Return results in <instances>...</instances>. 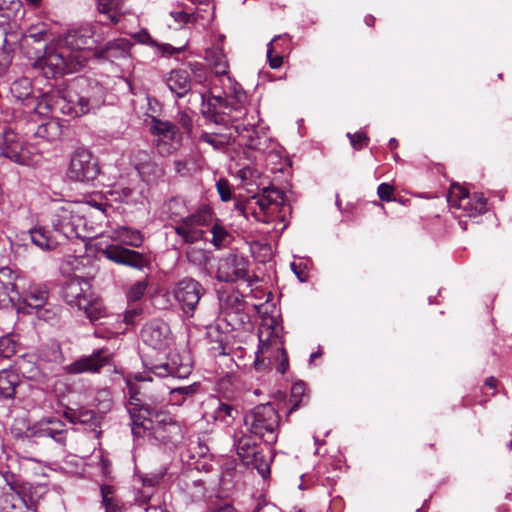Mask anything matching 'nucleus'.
Wrapping results in <instances>:
<instances>
[{
	"instance_id": "nucleus-1",
	"label": "nucleus",
	"mask_w": 512,
	"mask_h": 512,
	"mask_svg": "<svg viewBox=\"0 0 512 512\" xmlns=\"http://www.w3.org/2000/svg\"><path fill=\"white\" fill-rule=\"evenodd\" d=\"M131 418V430L135 437H141L146 431L162 443H176L182 439V428L177 420L161 406V401L140 399L132 395L127 404Z\"/></svg>"
},
{
	"instance_id": "nucleus-2",
	"label": "nucleus",
	"mask_w": 512,
	"mask_h": 512,
	"mask_svg": "<svg viewBox=\"0 0 512 512\" xmlns=\"http://www.w3.org/2000/svg\"><path fill=\"white\" fill-rule=\"evenodd\" d=\"M19 48L23 55L39 68L45 78L53 80L57 94L64 99V38L59 36L50 43L21 36Z\"/></svg>"
},
{
	"instance_id": "nucleus-3",
	"label": "nucleus",
	"mask_w": 512,
	"mask_h": 512,
	"mask_svg": "<svg viewBox=\"0 0 512 512\" xmlns=\"http://www.w3.org/2000/svg\"><path fill=\"white\" fill-rule=\"evenodd\" d=\"M205 58L216 75L213 82L212 96L208 101V112L213 108L217 113H226L230 99H235V111L243 113V104L247 102V94L241 85L228 75V60L223 49L213 46L206 50Z\"/></svg>"
},
{
	"instance_id": "nucleus-4",
	"label": "nucleus",
	"mask_w": 512,
	"mask_h": 512,
	"mask_svg": "<svg viewBox=\"0 0 512 512\" xmlns=\"http://www.w3.org/2000/svg\"><path fill=\"white\" fill-rule=\"evenodd\" d=\"M96 27L85 23L71 27L66 32V74L79 71L83 68L91 54L90 48L94 45L93 37Z\"/></svg>"
},
{
	"instance_id": "nucleus-5",
	"label": "nucleus",
	"mask_w": 512,
	"mask_h": 512,
	"mask_svg": "<svg viewBox=\"0 0 512 512\" xmlns=\"http://www.w3.org/2000/svg\"><path fill=\"white\" fill-rule=\"evenodd\" d=\"M285 196L283 191L275 187H266L262 193L237 201L235 209L246 219L253 217L256 221L269 223L273 219L278 206L283 205Z\"/></svg>"
},
{
	"instance_id": "nucleus-6",
	"label": "nucleus",
	"mask_w": 512,
	"mask_h": 512,
	"mask_svg": "<svg viewBox=\"0 0 512 512\" xmlns=\"http://www.w3.org/2000/svg\"><path fill=\"white\" fill-rule=\"evenodd\" d=\"M280 415L271 404H260L246 413L244 425L252 435L261 438L266 444L273 445L278 439Z\"/></svg>"
},
{
	"instance_id": "nucleus-7",
	"label": "nucleus",
	"mask_w": 512,
	"mask_h": 512,
	"mask_svg": "<svg viewBox=\"0 0 512 512\" xmlns=\"http://www.w3.org/2000/svg\"><path fill=\"white\" fill-rule=\"evenodd\" d=\"M229 102H232L233 105H229L226 109V113H217L213 108H210V112H208V109H203L202 112L205 115L211 114V119L215 123L232 122L236 133L240 137V141L248 148L259 149L260 138L255 129V122L247 121V123H245L244 121H240L244 120L247 116V109L245 107L246 102L243 104L244 112L242 114L235 111V107L238 106L235 99H230Z\"/></svg>"
},
{
	"instance_id": "nucleus-8",
	"label": "nucleus",
	"mask_w": 512,
	"mask_h": 512,
	"mask_svg": "<svg viewBox=\"0 0 512 512\" xmlns=\"http://www.w3.org/2000/svg\"><path fill=\"white\" fill-rule=\"evenodd\" d=\"M259 347L256 352L255 367L261 369L266 366L265 361L269 362L273 357L281 356V361L277 366V371L284 374L288 368V357L283 347V342L275 330L270 326H262L258 331Z\"/></svg>"
},
{
	"instance_id": "nucleus-9",
	"label": "nucleus",
	"mask_w": 512,
	"mask_h": 512,
	"mask_svg": "<svg viewBox=\"0 0 512 512\" xmlns=\"http://www.w3.org/2000/svg\"><path fill=\"white\" fill-rule=\"evenodd\" d=\"M213 220V213L207 206L201 207L195 213L182 217L173 226L174 232L182 238L186 244H194L204 237V226H208Z\"/></svg>"
},
{
	"instance_id": "nucleus-10",
	"label": "nucleus",
	"mask_w": 512,
	"mask_h": 512,
	"mask_svg": "<svg viewBox=\"0 0 512 512\" xmlns=\"http://www.w3.org/2000/svg\"><path fill=\"white\" fill-rule=\"evenodd\" d=\"M171 294L187 318H192L205 294V288L197 280L186 277L175 283Z\"/></svg>"
},
{
	"instance_id": "nucleus-11",
	"label": "nucleus",
	"mask_w": 512,
	"mask_h": 512,
	"mask_svg": "<svg viewBox=\"0 0 512 512\" xmlns=\"http://www.w3.org/2000/svg\"><path fill=\"white\" fill-rule=\"evenodd\" d=\"M42 360L44 361V371L46 374H50V381H53L50 385L52 392L58 405L62 406V400L64 398V382L61 379H57V377L61 376L64 371V356L62 354L61 344L59 342H51L50 345H47L43 349Z\"/></svg>"
},
{
	"instance_id": "nucleus-12",
	"label": "nucleus",
	"mask_w": 512,
	"mask_h": 512,
	"mask_svg": "<svg viewBox=\"0 0 512 512\" xmlns=\"http://www.w3.org/2000/svg\"><path fill=\"white\" fill-rule=\"evenodd\" d=\"M89 89V80L82 76L66 83V114L80 117L91 111Z\"/></svg>"
},
{
	"instance_id": "nucleus-13",
	"label": "nucleus",
	"mask_w": 512,
	"mask_h": 512,
	"mask_svg": "<svg viewBox=\"0 0 512 512\" xmlns=\"http://www.w3.org/2000/svg\"><path fill=\"white\" fill-rule=\"evenodd\" d=\"M236 450L246 467L256 469L263 478L270 475L271 458L263 454L259 444L250 435H243L238 439Z\"/></svg>"
},
{
	"instance_id": "nucleus-14",
	"label": "nucleus",
	"mask_w": 512,
	"mask_h": 512,
	"mask_svg": "<svg viewBox=\"0 0 512 512\" xmlns=\"http://www.w3.org/2000/svg\"><path fill=\"white\" fill-rule=\"evenodd\" d=\"M10 93L15 101L39 115H46L52 109L48 101H44V98L39 100V97L34 95L33 83L28 77L23 76L12 82L10 85Z\"/></svg>"
},
{
	"instance_id": "nucleus-15",
	"label": "nucleus",
	"mask_w": 512,
	"mask_h": 512,
	"mask_svg": "<svg viewBox=\"0 0 512 512\" xmlns=\"http://www.w3.org/2000/svg\"><path fill=\"white\" fill-rule=\"evenodd\" d=\"M0 155L19 165H29L33 156L29 145L10 127L1 133Z\"/></svg>"
},
{
	"instance_id": "nucleus-16",
	"label": "nucleus",
	"mask_w": 512,
	"mask_h": 512,
	"mask_svg": "<svg viewBox=\"0 0 512 512\" xmlns=\"http://www.w3.org/2000/svg\"><path fill=\"white\" fill-rule=\"evenodd\" d=\"M99 172L98 163L88 149L78 147L72 152L68 168L71 179L81 182L92 181Z\"/></svg>"
},
{
	"instance_id": "nucleus-17",
	"label": "nucleus",
	"mask_w": 512,
	"mask_h": 512,
	"mask_svg": "<svg viewBox=\"0 0 512 512\" xmlns=\"http://www.w3.org/2000/svg\"><path fill=\"white\" fill-rule=\"evenodd\" d=\"M150 131L152 134L159 137L157 140H155V145L159 154L162 156L172 154L180 144L181 137L177 131V128L170 122L153 118Z\"/></svg>"
},
{
	"instance_id": "nucleus-18",
	"label": "nucleus",
	"mask_w": 512,
	"mask_h": 512,
	"mask_svg": "<svg viewBox=\"0 0 512 512\" xmlns=\"http://www.w3.org/2000/svg\"><path fill=\"white\" fill-rule=\"evenodd\" d=\"M113 355L105 347L95 350L92 354L82 356L69 366H66V373H99L101 369L108 365Z\"/></svg>"
},
{
	"instance_id": "nucleus-19",
	"label": "nucleus",
	"mask_w": 512,
	"mask_h": 512,
	"mask_svg": "<svg viewBox=\"0 0 512 512\" xmlns=\"http://www.w3.org/2000/svg\"><path fill=\"white\" fill-rule=\"evenodd\" d=\"M248 276L247 260L237 254H229L219 261L217 279L223 282L246 280Z\"/></svg>"
},
{
	"instance_id": "nucleus-20",
	"label": "nucleus",
	"mask_w": 512,
	"mask_h": 512,
	"mask_svg": "<svg viewBox=\"0 0 512 512\" xmlns=\"http://www.w3.org/2000/svg\"><path fill=\"white\" fill-rule=\"evenodd\" d=\"M101 253L108 260L119 265L129 266L138 270H142L147 266L146 257L142 253L119 245H108Z\"/></svg>"
},
{
	"instance_id": "nucleus-21",
	"label": "nucleus",
	"mask_w": 512,
	"mask_h": 512,
	"mask_svg": "<svg viewBox=\"0 0 512 512\" xmlns=\"http://www.w3.org/2000/svg\"><path fill=\"white\" fill-rule=\"evenodd\" d=\"M66 302L69 306L82 310L91 323L106 316L103 302L93 295L76 294L73 299Z\"/></svg>"
},
{
	"instance_id": "nucleus-22",
	"label": "nucleus",
	"mask_w": 512,
	"mask_h": 512,
	"mask_svg": "<svg viewBox=\"0 0 512 512\" xmlns=\"http://www.w3.org/2000/svg\"><path fill=\"white\" fill-rule=\"evenodd\" d=\"M33 435L50 437L58 443L64 442V422L57 417H44L36 423Z\"/></svg>"
},
{
	"instance_id": "nucleus-23",
	"label": "nucleus",
	"mask_w": 512,
	"mask_h": 512,
	"mask_svg": "<svg viewBox=\"0 0 512 512\" xmlns=\"http://www.w3.org/2000/svg\"><path fill=\"white\" fill-rule=\"evenodd\" d=\"M83 208H86V204L80 202H73L66 206V213L69 212L71 215L70 221L66 223V226L69 225L71 227V234L75 238L80 239L85 248L90 237L83 233L86 227V220L83 215H80Z\"/></svg>"
},
{
	"instance_id": "nucleus-24",
	"label": "nucleus",
	"mask_w": 512,
	"mask_h": 512,
	"mask_svg": "<svg viewBox=\"0 0 512 512\" xmlns=\"http://www.w3.org/2000/svg\"><path fill=\"white\" fill-rule=\"evenodd\" d=\"M169 327L163 322L147 324L142 329L144 342L153 349H162L168 339Z\"/></svg>"
},
{
	"instance_id": "nucleus-25",
	"label": "nucleus",
	"mask_w": 512,
	"mask_h": 512,
	"mask_svg": "<svg viewBox=\"0 0 512 512\" xmlns=\"http://www.w3.org/2000/svg\"><path fill=\"white\" fill-rule=\"evenodd\" d=\"M148 369L156 376L164 378L168 376L176 377V378H185L191 373V365L190 364H180L176 365V362L173 360L170 362L163 363H149L146 364Z\"/></svg>"
},
{
	"instance_id": "nucleus-26",
	"label": "nucleus",
	"mask_w": 512,
	"mask_h": 512,
	"mask_svg": "<svg viewBox=\"0 0 512 512\" xmlns=\"http://www.w3.org/2000/svg\"><path fill=\"white\" fill-rule=\"evenodd\" d=\"M219 306L226 315L238 314L244 310V296L238 290L224 291L219 295Z\"/></svg>"
},
{
	"instance_id": "nucleus-27",
	"label": "nucleus",
	"mask_w": 512,
	"mask_h": 512,
	"mask_svg": "<svg viewBox=\"0 0 512 512\" xmlns=\"http://www.w3.org/2000/svg\"><path fill=\"white\" fill-rule=\"evenodd\" d=\"M455 210L461 211L458 217H478L487 211V199L481 193H474L465 202L458 204Z\"/></svg>"
},
{
	"instance_id": "nucleus-28",
	"label": "nucleus",
	"mask_w": 512,
	"mask_h": 512,
	"mask_svg": "<svg viewBox=\"0 0 512 512\" xmlns=\"http://www.w3.org/2000/svg\"><path fill=\"white\" fill-rule=\"evenodd\" d=\"M7 484L10 486V489L15 492L25 507L32 512L37 511L38 501L35 499V488L31 483L28 482H19V481H9L8 477H6Z\"/></svg>"
},
{
	"instance_id": "nucleus-29",
	"label": "nucleus",
	"mask_w": 512,
	"mask_h": 512,
	"mask_svg": "<svg viewBox=\"0 0 512 512\" xmlns=\"http://www.w3.org/2000/svg\"><path fill=\"white\" fill-rule=\"evenodd\" d=\"M169 89L177 96L183 97L191 89V80L187 70H172L166 80Z\"/></svg>"
},
{
	"instance_id": "nucleus-30",
	"label": "nucleus",
	"mask_w": 512,
	"mask_h": 512,
	"mask_svg": "<svg viewBox=\"0 0 512 512\" xmlns=\"http://www.w3.org/2000/svg\"><path fill=\"white\" fill-rule=\"evenodd\" d=\"M21 384L19 374L14 369H3L0 371V398L13 399L16 388Z\"/></svg>"
},
{
	"instance_id": "nucleus-31",
	"label": "nucleus",
	"mask_w": 512,
	"mask_h": 512,
	"mask_svg": "<svg viewBox=\"0 0 512 512\" xmlns=\"http://www.w3.org/2000/svg\"><path fill=\"white\" fill-rule=\"evenodd\" d=\"M98 1V12L100 19L97 21L101 25H115L117 24L122 14L120 12L117 0H97Z\"/></svg>"
},
{
	"instance_id": "nucleus-32",
	"label": "nucleus",
	"mask_w": 512,
	"mask_h": 512,
	"mask_svg": "<svg viewBox=\"0 0 512 512\" xmlns=\"http://www.w3.org/2000/svg\"><path fill=\"white\" fill-rule=\"evenodd\" d=\"M111 239L135 248L140 247L144 240L143 235L139 230L132 229L127 226H120L113 229Z\"/></svg>"
},
{
	"instance_id": "nucleus-33",
	"label": "nucleus",
	"mask_w": 512,
	"mask_h": 512,
	"mask_svg": "<svg viewBox=\"0 0 512 512\" xmlns=\"http://www.w3.org/2000/svg\"><path fill=\"white\" fill-rule=\"evenodd\" d=\"M63 124L61 118H51L46 123L41 124L35 135L46 139L49 142H56L62 140Z\"/></svg>"
},
{
	"instance_id": "nucleus-34",
	"label": "nucleus",
	"mask_w": 512,
	"mask_h": 512,
	"mask_svg": "<svg viewBox=\"0 0 512 512\" xmlns=\"http://www.w3.org/2000/svg\"><path fill=\"white\" fill-rule=\"evenodd\" d=\"M163 476V473H152L139 477L143 490L138 491L136 501L140 505L146 504L151 499L154 488L159 485Z\"/></svg>"
},
{
	"instance_id": "nucleus-35",
	"label": "nucleus",
	"mask_w": 512,
	"mask_h": 512,
	"mask_svg": "<svg viewBox=\"0 0 512 512\" xmlns=\"http://www.w3.org/2000/svg\"><path fill=\"white\" fill-rule=\"evenodd\" d=\"M31 241L41 249L53 250L59 242L51 235V232L44 227H35L29 230Z\"/></svg>"
},
{
	"instance_id": "nucleus-36",
	"label": "nucleus",
	"mask_w": 512,
	"mask_h": 512,
	"mask_svg": "<svg viewBox=\"0 0 512 512\" xmlns=\"http://www.w3.org/2000/svg\"><path fill=\"white\" fill-rule=\"evenodd\" d=\"M25 14L21 0H0V16L17 22L23 20Z\"/></svg>"
},
{
	"instance_id": "nucleus-37",
	"label": "nucleus",
	"mask_w": 512,
	"mask_h": 512,
	"mask_svg": "<svg viewBox=\"0 0 512 512\" xmlns=\"http://www.w3.org/2000/svg\"><path fill=\"white\" fill-rule=\"evenodd\" d=\"M22 296L23 298H28V304H20V310L24 307L34 308L40 318H44L45 320L49 319V316L45 315L49 313V311L43 308L48 298L47 291L38 290Z\"/></svg>"
},
{
	"instance_id": "nucleus-38",
	"label": "nucleus",
	"mask_w": 512,
	"mask_h": 512,
	"mask_svg": "<svg viewBox=\"0 0 512 512\" xmlns=\"http://www.w3.org/2000/svg\"><path fill=\"white\" fill-rule=\"evenodd\" d=\"M216 406L214 407L212 417L215 421H219L226 426L233 423L238 415V410L231 404L216 400Z\"/></svg>"
},
{
	"instance_id": "nucleus-39",
	"label": "nucleus",
	"mask_w": 512,
	"mask_h": 512,
	"mask_svg": "<svg viewBox=\"0 0 512 512\" xmlns=\"http://www.w3.org/2000/svg\"><path fill=\"white\" fill-rule=\"evenodd\" d=\"M279 42H283L284 44L289 43V39L287 37L276 36L273 40L268 44L267 47V58L269 60V65L272 69H278L283 64V56L282 51H278Z\"/></svg>"
},
{
	"instance_id": "nucleus-40",
	"label": "nucleus",
	"mask_w": 512,
	"mask_h": 512,
	"mask_svg": "<svg viewBox=\"0 0 512 512\" xmlns=\"http://www.w3.org/2000/svg\"><path fill=\"white\" fill-rule=\"evenodd\" d=\"M36 429V424L31 425L27 418L20 417L15 418L14 423L11 426V433L15 439H30L37 437L33 435V431Z\"/></svg>"
},
{
	"instance_id": "nucleus-41",
	"label": "nucleus",
	"mask_w": 512,
	"mask_h": 512,
	"mask_svg": "<svg viewBox=\"0 0 512 512\" xmlns=\"http://www.w3.org/2000/svg\"><path fill=\"white\" fill-rule=\"evenodd\" d=\"M139 174L148 184H157L159 181L163 180L165 170L162 165L152 160L146 167H142Z\"/></svg>"
},
{
	"instance_id": "nucleus-42",
	"label": "nucleus",
	"mask_w": 512,
	"mask_h": 512,
	"mask_svg": "<svg viewBox=\"0 0 512 512\" xmlns=\"http://www.w3.org/2000/svg\"><path fill=\"white\" fill-rule=\"evenodd\" d=\"M13 36H15L13 33L6 34L3 45L0 48V75L7 71L13 60V52L16 43L10 42L8 38Z\"/></svg>"
},
{
	"instance_id": "nucleus-43",
	"label": "nucleus",
	"mask_w": 512,
	"mask_h": 512,
	"mask_svg": "<svg viewBox=\"0 0 512 512\" xmlns=\"http://www.w3.org/2000/svg\"><path fill=\"white\" fill-rule=\"evenodd\" d=\"M198 390L196 383L188 386L176 387L170 390L169 402L172 405H182L188 397H192Z\"/></svg>"
},
{
	"instance_id": "nucleus-44",
	"label": "nucleus",
	"mask_w": 512,
	"mask_h": 512,
	"mask_svg": "<svg viewBox=\"0 0 512 512\" xmlns=\"http://www.w3.org/2000/svg\"><path fill=\"white\" fill-rule=\"evenodd\" d=\"M20 346L14 334L4 335L0 337V356L9 359L18 352Z\"/></svg>"
},
{
	"instance_id": "nucleus-45",
	"label": "nucleus",
	"mask_w": 512,
	"mask_h": 512,
	"mask_svg": "<svg viewBox=\"0 0 512 512\" xmlns=\"http://www.w3.org/2000/svg\"><path fill=\"white\" fill-rule=\"evenodd\" d=\"M170 16L179 25H189L197 22L198 14L191 7L176 8L170 12Z\"/></svg>"
},
{
	"instance_id": "nucleus-46",
	"label": "nucleus",
	"mask_w": 512,
	"mask_h": 512,
	"mask_svg": "<svg viewBox=\"0 0 512 512\" xmlns=\"http://www.w3.org/2000/svg\"><path fill=\"white\" fill-rule=\"evenodd\" d=\"M130 42L126 39H117L109 42L104 53L107 54V57H126L129 53Z\"/></svg>"
},
{
	"instance_id": "nucleus-47",
	"label": "nucleus",
	"mask_w": 512,
	"mask_h": 512,
	"mask_svg": "<svg viewBox=\"0 0 512 512\" xmlns=\"http://www.w3.org/2000/svg\"><path fill=\"white\" fill-rule=\"evenodd\" d=\"M212 244L215 248L220 249L228 245L231 241V233L221 224L215 223L211 228Z\"/></svg>"
},
{
	"instance_id": "nucleus-48",
	"label": "nucleus",
	"mask_w": 512,
	"mask_h": 512,
	"mask_svg": "<svg viewBox=\"0 0 512 512\" xmlns=\"http://www.w3.org/2000/svg\"><path fill=\"white\" fill-rule=\"evenodd\" d=\"M184 212L185 203L179 197H172L163 205V213L166 214L169 219L174 220L181 217Z\"/></svg>"
},
{
	"instance_id": "nucleus-49",
	"label": "nucleus",
	"mask_w": 512,
	"mask_h": 512,
	"mask_svg": "<svg viewBox=\"0 0 512 512\" xmlns=\"http://www.w3.org/2000/svg\"><path fill=\"white\" fill-rule=\"evenodd\" d=\"M469 198L470 194L465 187L459 184H453L451 186L448 196V202L451 208L456 209L458 207V204H462Z\"/></svg>"
},
{
	"instance_id": "nucleus-50",
	"label": "nucleus",
	"mask_w": 512,
	"mask_h": 512,
	"mask_svg": "<svg viewBox=\"0 0 512 512\" xmlns=\"http://www.w3.org/2000/svg\"><path fill=\"white\" fill-rule=\"evenodd\" d=\"M102 503L105 506L106 512H120L121 507L116 499L113 498V487L109 485H102L100 488Z\"/></svg>"
},
{
	"instance_id": "nucleus-51",
	"label": "nucleus",
	"mask_w": 512,
	"mask_h": 512,
	"mask_svg": "<svg viewBox=\"0 0 512 512\" xmlns=\"http://www.w3.org/2000/svg\"><path fill=\"white\" fill-rule=\"evenodd\" d=\"M305 390V383L302 381L296 382L292 385L290 397V403L292 406L289 409V414L298 409L305 395Z\"/></svg>"
},
{
	"instance_id": "nucleus-52",
	"label": "nucleus",
	"mask_w": 512,
	"mask_h": 512,
	"mask_svg": "<svg viewBox=\"0 0 512 512\" xmlns=\"http://www.w3.org/2000/svg\"><path fill=\"white\" fill-rule=\"evenodd\" d=\"M152 160L153 157L147 150H135L130 156V161L138 173L142 170V167H146Z\"/></svg>"
},
{
	"instance_id": "nucleus-53",
	"label": "nucleus",
	"mask_w": 512,
	"mask_h": 512,
	"mask_svg": "<svg viewBox=\"0 0 512 512\" xmlns=\"http://www.w3.org/2000/svg\"><path fill=\"white\" fill-rule=\"evenodd\" d=\"M199 139L200 141L211 145L215 149H222L228 143L226 136L216 133L202 132Z\"/></svg>"
},
{
	"instance_id": "nucleus-54",
	"label": "nucleus",
	"mask_w": 512,
	"mask_h": 512,
	"mask_svg": "<svg viewBox=\"0 0 512 512\" xmlns=\"http://www.w3.org/2000/svg\"><path fill=\"white\" fill-rule=\"evenodd\" d=\"M147 281L141 280L137 281L131 285L126 293V297L128 302H137L139 301L145 294L147 289Z\"/></svg>"
},
{
	"instance_id": "nucleus-55",
	"label": "nucleus",
	"mask_w": 512,
	"mask_h": 512,
	"mask_svg": "<svg viewBox=\"0 0 512 512\" xmlns=\"http://www.w3.org/2000/svg\"><path fill=\"white\" fill-rule=\"evenodd\" d=\"M207 336L216 344L212 346V350L219 354H225V335L220 333L217 328H210L207 332Z\"/></svg>"
},
{
	"instance_id": "nucleus-56",
	"label": "nucleus",
	"mask_w": 512,
	"mask_h": 512,
	"mask_svg": "<svg viewBox=\"0 0 512 512\" xmlns=\"http://www.w3.org/2000/svg\"><path fill=\"white\" fill-rule=\"evenodd\" d=\"M347 137L350 140L352 147L359 151L367 147L369 144V137L365 132L347 133Z\"/></svg>"
},
{
	"instance_id": "nucleus-57",
	"label": "nucleus",
	"mask_w": 512,
	"mask_h": 512,
	"mask_svg": "<svg viewBox=\"0 0 512 512\" xmlns=\"http://www.w3.org/2000/svg\"><path fill=\"white\" fill-rule=\"evenodd\" d=\"M50 35L43 25L42 27L31 26L28 33L22 34V36H31L34 40L45 41L46 43H48Z\"/></svg>"
},
{
	"instance_id": "nucleus-58",
	"label": "nucleus",
	"mask_w": 512,
	"mask_h": 512,
	"mask_svg": "<svg viewBox=\"0 0 512 512\" xmlns=\"http://www.w3.org/2000/svg\"><path fill=\"white\" fill-rule=\"evenodd\" d=\"M156 49V52L160 54L161 56L170 57L174 54H178L183 51V47H173L170 44L167 43H158L156 42V45L154 46Z\"/></svg>"
},
{
	"instance_id": "nucleus-59",
	"label": "nucleus",
	"mask_w": 512,
	"mask_h": 512,
	"mask_svg": "<svg viewBox=\"0 0 512 512\" xmlns=\"http://www.w3.org/2000/svg\"><path fill=\"white\" fill-rule=\"evenodd\" d=\"M394 186L388 183H381L377 188V194L381 201L390 202L394 200Z\"/></svg>"
},
{
	"instance_id": "nucleus-60",
	"label": "nucleus",
	"mask_w": 512,
	"mask_h": 512,
	"mask_svg": "<svg viewBox=\"0 0 512 512\" xmlns=\"http://www.w3.org/2000/svg\"><path fill=\"white\" fill-rule=\"evenodd\" d=\"M217 191L222 201L226 202L231 199V189L226 179H220L216 183Z\"/></svg>"
},
{
	"instance_id": "nucleus-61",
	"label": "nucleus",
	"mask_w": 512,
	"mask_h": 512,
	"mask_svg": "<svg viewBox=\"0 0 512 512\" xmlns=\"http://www.w3.org/2000/svg\"><path fill=\"white\" fill-rule=\"evenodd\" d=\"M186 257L189 262L194 264H201L205 259V251L202 249H196L194 247H189L186 250Z\"/></svg>"
},
{
	"instance_id": "nucleus-62",
	"label": "nucleus",
	"mask_w": 512,
	"mask_h": 512,
	"mask_svg": "<svg viewBox=\"0 0 512 512\" xmlns=\"http://www.w3.org/2000/svg\"><path fill=\"white\" fill-rule=\"evenodd\" d=\"M133 38L141 44L149 45L154 47L156 45V40H154L151 35L146 30H141L138 33L133 35Z\"/></svg>"
},
{
	"instance_id": "nucleus-63",
	"label": "nucleus",
	"mask_w": 512,
	"mask_h": 512,
	"mask_svg": "<svg viewBox=\"0 0 512 512\" xmlns=\"http://www.w3.org/2000/svg\"><path fill=\"white\" fill-rule=\"evenodd\" d=\"M141 313H142V310L138 307L126 310L124 313L123 321L127 325H133L136 323V321L139 318V316L141 315Z\"/></svg>"
},
{
	"instance_id": "nucleus-64",
	"label": "nucleus",
	"mask_w": 512,
	"mask_h": 512,
	"mask_svg": "<svg viewBox=\"0 0 512 512\" xmlns=\"http://www.w3.org/2000/svg\"><path fill=\"white\" fill-rule=\"evenodd\" d=\"M178 123L185 129L187 133H190L192 131L193 120L192 117L187 112H179Z\"/></svg>"
}]
</instances>
